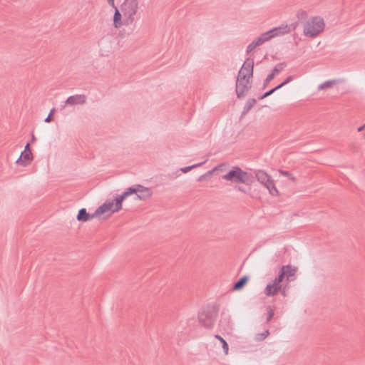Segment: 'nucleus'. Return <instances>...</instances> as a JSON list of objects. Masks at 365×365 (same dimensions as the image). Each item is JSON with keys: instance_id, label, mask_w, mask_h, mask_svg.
Masks as SVG:
<instances>
[{"instance_id": "obj_1", "label": "nucleus", "mask_w": 365, "mask_h": 365, "mask_svg": "<svg viewBox=\"0 0 365 365\" xmlns=\"http://www.w3.org/2000/svg\"><path fill=\"white\" fill-rule=\"evenodd\" d=\"M253 59L247 58L239 71L236 81V93L238 98H242L250 88V78L253 75Z\"/></svg>"}, {"instance_id": "obj_2", "label": "nucleus", "mask_w": 365, "mask_h": 365, "mask_svg": "<svg viewBox=\"0 0 365 365\" xmlns=\"http://www.w3.org/2000/svg\"><path fill=\"white\" fill-rule=\"evenodd\" d=\"M292 29H294V27L292 29V26L286 25L274 28L265 33L262 34L247 46V53H249L252 52L257 47L271 40L272 38L289 34L292 31Z\"/></svg>"}, {"instance_id": "obj_3", "label": "nucleus", "mask_w": 365, "mask_h": 365, "mask_svg": "<svg viewBox=\"0 0 365 365\" xmlns=\"http://www.w3.org/2000/svg\"><path fill=\"white\" fill-rule=\"evenodd\" d=\"M140 6L138 0H123L120 5V10L123 14L124 24H132L136 19Z\"/></svg>"}, {"instance_id": "obj_4", "label": "nucleus", "mask_w": 365, "mask_h": 365, "mask_svg": "<svg viewBox=\"0 0 365 365\" xmlns=\"http://www.w3.org/2000/svg\"><path fill=\"white\" fill-rule=\"evenodd\" d=\"M222 179L234 183H243L251 185L254 178L251 173L243 171L238 167H234L227 174L222 175Z\"/></svg>"}, {"instance_id": "obj_5", "label": "nucleus", "mask_w": 365, "mask_h": 365, "mask_svg": "<svg viewBox=\"0 0 365 365\" xmlns=\"http://www.w3.org/2000/svg\"><path fill=\"white\" fill-rule=\"evenodd\" d=\"M324 19L320 16H314L307 21L304 25V34L306 36L314 38L324 29Z\"/></svg>"}, {"instance_id": "obj_6", "label": "nucleus", "mask_w": 365, "mask_h": 365, "mask_svg": "<svg viewBox=\"0 0 365 365\" xmlns=\"http://www.w3.org/2000/svg\"><path fill=\"white\" fill-rule=\"evenodd\" d=\"M135 194L136 199L140 200H146L151 197L153 192L150 188L141 185H135L130 187L120 195V199H125L128 196Z\"/></svg>"}, {"instance_id": "obj_7", "label": "nucleus", "mask_w": 365, "mask_h": 365, "mask_svg": "<svg viewBox=\"0 0 365 365\" xmlns=\"http://www.w3.org/2000/svg\"><path fill=\"white\" fill-rule=\"evenodd\" d=\"M124 200H121L120 195L114 200H106L96 209V215L98 216L108 212L110 213L118 212L122 208V203Z\"/></svg>"}, {"instance_id": "obj_8", "label": "nucleus", "mask_w": 365, "mask_h": 365, "mask_svg": "<svg viewBox=\"0 0 365 365\" xmlns=\"http://www.w3.org/2000/svg\"><path fill=\"white\" fill-rule=\"evenodd\" d=\"M256 178L257 180L262 184L269 192V193L273 196L278 195V190L276 188L273 180L271 177L263 170H258L256 173Z\"/></svg>"}, {"instance_id": "obj_9", "label": "nucleus", "mask_w": 365, "mask_h": 365, "mask_svg": "<svg viewBox=\"0 0 365 365\" xmlns=\"http://www.w3.org/2000/svg\"><path fill=\"white\" fill-rule=\"evenodd\" d=\"M282 275L283 273H279L277 277H276L274 280L270 282L264 289V294L267 296L271 297L274 296L278 293L282 289Z\"/></svg>"}, {"instance_id": "obj_10", "label": "nucleus", "mask_w": 365, "mask_h": 365, "mask_svg": "<svg viewBox=\"0 0 365 365\" xmlns=\"http://www.w3.org/2000/svg\"><path fill=\"white\" fill-rule=\"evenodd\" d=\"M199 322L205 328L210 329L213 327L215 317L210 311H202L198 316Z\"/></svg>"}, {"instance_id": "obj_11", "label": "nucleus", "mask_w": 365, "mask_h": 365, "mask_svg": "<svg viewBox=\"0 0 365 365\" xmlns=\"http://www.w3.org/2000/svg\"><path fill=\"white\" fill-rule=\"evenodd\" d=\"M115 9L114 15H113V26L115 29H120L124 24V18L123 14L120 10V7L117 6L113 7Z\"/></svg>"}, {"instance_id": "obj_12", "label": "nucleus", "mask_w": 365, "mask_h": 365, "mask_svg": "<svg viewBox=\"0 0 365 365\" xmlns=\"http://www.w3.org/2000/svg\"><path fill=\"white\" fill-rule=\"evenodd\" d=\"M86 97L85 95H75L68 97L65 103L66 106L83 105L86 103Z\"/></svg>"}, {"instance_id": "obj_13", "label": "nucleus", "mask_w": 365, "mask_h": 365, "mask_svg": "<svg viewBox=\"0 0 365 365\" xmlns=\"http://www.w3.org/2000/svg\"><path fill=\"white\" fill-rule=\"evenodd\" d=\"M32 160V153L31 150H24L20 158L16 160V163L23 165H27Z\"/></svg>"}, {"instance_id": "obj_14", "label": "nucleus", "mask_w": 365, "mask_h": 365, "mask_svg": "<svg viewBox=\"0 0 365 365\" xmlns=\"http://www.w3.org/2000/svg\"><path fill=\"white\" fill-rule=\"evenodd\" d=\"M96 216H98V215H96V212L93 215H90L85 208H82L78 212L77 220L78 221L87 222Z\"/></svg>"}, {"instance_id": "obj_15", "label": "nucleus", "mask_w": 365, "mask_h": 365, "mask_svg": "<svg viewBox=\"0 0 365 365\" xmlns=\"http://www.w3.org/2000/svg\"><path fill=\"white\" fill-rule=\"evenodd\" d=\"M296 272H297V268L292 267L289 265H287V266H283L281 268L279 273H283L282 280L284 279V277L287 276V281H289V277L294 276Z\"/></svg>"}, {"instance_id": "obj_16", "label": "nucleus", "mask_w": 365, "mask_h": 365, "mask_svg": "<svg viewBox=\"0 0 365 365\" xmlns=\"http://www.w3.org/2000/svg\"><path fill=\"white\" fill-rule=\"evenodd\" d=\"M248 282V277L247 276H245L242 277L240 280H238L234 285L233 289L234 290H239L241 288H242Z\"/></svg>"}, {"instance_id": "obj_17", "label": "nucleus", "mask_w": 365, "mask_h": 365, "mask_svg": "<svg viewBox=\"0 0 365 365\" xmlns=\"http://www.w3.org/2000/svg\"><path fill=\"white\" fill-rule=\"evenodd\" d=\"M215 337L220 340V341L222 343V349L225 354H227L229 351V346L226 341L222 337L217 334L215 335Z\"/></svg>"}, {"instance_id": "obj_18", "label": "nucleus", "mask_w": 365, "mask_h": 365, "mask_svg": "<svg viewBox=\"0 0 365 365\" xmlns=\"http://www.w3.org/2000/svg\"><path fill=\"white\" fill-rule=\"evenodd\" d=\"M335 84V81H328L322 84H320L318 87L319 90H324L327 88H331Z\"/></svg>"}, {"instance_id": "obj_19", "label": "nucleus", "mask_w": 365, "mask_h": 365, "mask_svg": "<svg viewBox=\"0 0 365 365\" xmlns=\"http://www.w3.org/2000/svg\"><path fill=\"white\" fill-rule=\"evenodd\" d=\"M279 173L280 175L288 178L292 182H295L297 181L296 178L291 173L282 170H279Z\"/></svg>"}, {"instance_id": "obj_20", "label": "nucleus", "mask_w": 365, "mask_h": 365, "mask_svg": "<svg viewBox=\"0 0 365 365\" xmlns=\"http://www.w3.org/2000/svg\"><path fill=\"white\" fill-rule=\"evenodd\" d=\"M205 163V161L200 163L192 165L191 166L185 167V168H181L180 170L184 173H187L189 171H190L191 170H192L193 168H198V167L201 166Z\"/></svg>"}, {"instance_id": "obj_21", "label": "nucleus", "mask_w": 365, "mask_h": 365, "mask_svg": "<svg viewBox=\"0 0 365 365\" xmlns=\"http://www.w3.org/2000/svg\"><path fill=\"white\" fill-rule=\"evenodd\" d=\"M283 68L282 63H279L276 65L271 73L275 77L282 71Z\"/></svg>"}, {"instance_id": "obj_22", "label": "nucleus", "mask_w": 365, "mask_h": 365, "mask_svg": "<svg viewBox=\"0 0 365 365\" xmlns=\"http://www.w3.org/2000/svg\"><path fill=\"white\" fill-rule=\"evenodd\" d=\"M278 89H279V87L277 86L275 88H274L273 89L266 92L260 98L263 99L264 98L269 96L270 95H272L274 91H276Z\"/></svg>"}, {"instance_id": "obj_23", "label": "nucleus", "mask_w": 365, "mask_h": 365, "mask_svg": "<svg viewBox=\"0 0 365 365\" xmlns=\"http://www.w3.org/2000/svg\"><path fill=\"white\" fill-rule=\"evenodd\" d=\"M269 334V332L268 330H266L264 333L257 334V339L258 340H263L265 339L268 335Z\"/></svg>"}, {"instance_id": "obj_24", "label": "nucleus", "mask_w": 365, "mask_h": 365, "mask_svg": "<svg viewBox=\"0 0 365 365\" xmlns=\"http://www.w3.org/2000/svg\"><path fill=\"white\" fill-rule=\"evenodd\" d=\"M292 80H293V76H290L287 77V79L284 82H282L281 84H279L278 86L279 87V88H281L282 87H283L286 84H287L289 82H291Z\"/></svg>"}, {"instance_id": "obj_25", "label": "nucleus", "mask_w": 365, "mask_h": 365, "mask_svg": "<svg viewBox=\"0 0 365 365\" xmlns=\"http://www.w3.org/2000/svg\"><path fill=\"white\" fill-rule=\"evenodd\" d=\"M274 314V310L271 308L268 309V314L267 317V322H269Z\"/></svg>"}, {"instance_id": "obj_26", "label": "nucleus", "mask_w": 365, "mask_h": 365, "mask_svg": "<svg viewBox=\"0 0 365 365\" xmlns=\"http://www.w3.org/2000/svg\"><path fill=\"white\" fill-rule=\"evenodd\" d=\"M274 78V76L270 73L269 75L267 76V77L266 78L265 81H264V86H267L268 85V83Z\"/></svg>"}, {"instance_id": "obj_27", "label": "nucleus", "mask_w": 365, "mask_h": 365, "mask_svg": "<svg viewBox=\"0 0 365 365\" xmlns=\"http://www.w3.org/2000/svg\"><path fill=\"white\" fill-rule=\"evenodd\" d=\"M54 112V109H52L49 113V115L47 116V118L45 119V122L46 123H50L51 121H52L53 118H52V115Z\"/></svg>"}, {"instance_id": "obj_28", "label": "nucleus", "mask_w": 365, "mask_h": 365, "mask_svg": "<svg viewBox=\"0 0 365 365\" xmlns=\"http://www.w3.org/2000/svg\"><path fill=\"white\" fill-rule=\"evenodd\" d=\"M256 103V101L255 99H252L250 102H249V104L247 105V110H250L252 106Z\"/></svg>"}, {"instance_id": "obj_29", "label": "nucleus", "mask_w": 365, "mask_h": 365, "mask_svg": "<svg viewBox=\"0 0 365 365\" xmlns=\"http://www.w3.org/2000/svg\"><path fill=\"white\" fill-rule=\"evenodd\" d=\"M107 1L110 6H112V7L116 6L115 4V0H107Z\"/></svg>"}, {"instance_id": "obj_30", "label": "nucleus", "mask_w": 365, "mask_h": 365, "mask_svg": "<svg viewBox=\"0 0 365 365\" xmlns=\"http://www.w3.org/2000/svg\"><path fill=\"white\" fill-rule=\"evenodd\" d=\"M222 167V165H220V166H217V167H215L211 171H209V174H212L213 172H215V170H222L221 168Z\"/></svg>"}, {"instance_id": "obj_31", "label": "nucleus", "mask_w": 365, "mask_h": 365, "mask_svg": "<svg viewBox=\"0 0 365 365\" xmlns=\"http://www.w3.org/2000/svg\"><path fill=\"white\" fill-rule=\"evenodd\" d=\"M365 128V124L358 128L359 132H361Z\"/></svg>"}, {"instance_id": "obj_32", "label": "nucleus", "mask_w": 365, "mask_h": 365, "mask_svg": "<svg viewBox=\"0 0 365 365\" xmlns=\"http://www.w3.org/2000/svg\"><path fill=\"white\" fill-rule=\"evenodd\" d=\"M30 145H29V143H27V145H26L25 147V150H30Z\"/></svg>"}, {"instance_id": "obj_33", "label": "nucleus", "mask_w": 365, "mask_h": 365, "mask_svg": "<svg viewBox=\"0 0 365 365\" xmlns=\"http://www.w3.org/2000/svg\"><path fill=\"white\" fill-rule=\"evenodd\" d=\"M238 190H240L241 192H245V190L242 187H238Z\"/></svg>"}, {"instance_id": "obj_34", "label": "nucleus", "mask_w": 365, "mask_h": 365, "mask_svg": "<svg viewBox=\"0 0 365 365\" xmlns=\"http://www.w3.org/2000/svg\"><path fill=\"white\" fill-rule=\"evenodd\" d=\"M202 178H203V176H200L198 180L199 181L202 180Z\"/></svg>"}, {"instance_id": "obj_35", "label": "nucleus", "mask_w": 365, "mask_h": 365, "mask_svg": "<svg viewBox=\"0 0 365 365\" xmlns=\"http://www.w3.org/2000/svg\"><path fill=\"white\" fill-rule=\"evenodd\" d=\"M282 294H283V295H284V294H285V292H284V291H283V292H282Z\"/></svg>"}]
</instances>
